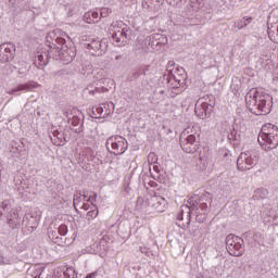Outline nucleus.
I'll list each match as a JSON object with an SVG mask.
<instances>
[{
	"mask_svg": "<svg viewBox=\"0 0 278 278\" xmlns=\"http://www.w3.org/2000/svg\"><path fill=\"white\" fill-rule=\"evenodd\" d=\"M226 249L232 257H240L244 253V241L236 235L226 237Z\"/></svg>",
	"mask_w": 278,
	"mask_h": 278,
	"instance_id": "5",
	"label": "nucleus"
},
{
	"mask_svg": "<svg viewBox=\"0 0 278 278\" xmlns=\"http://www.w3.org/2000/svg\"><path fill=\"white\" fill-rule=\"evenodd\" d=\"M9 3H11L12 5H16V3H18V0H9Z\"/></svg>",
	"mask_w": 278,
	"mask_h": 278,
	"instance_id": "39",
	"label": "nucleus"
},
{
	"mask_svg": "<svg viewBox=\"0 0 278 278\" xmlns=\"http://www.w3.org/2000/svg\"><path fill=\"white\" fill-rule=\"evenodd\" d=\"M106 149H110L113 155H123L127 149H129V143H127V139L123 137H111L106 140Z\"/></svg>",
	"mask_w": 278,
	"mask_h": 278,
	"instance_id": "6",
	"label": "nucleus"
},
{
	"mask_svg": "<svg viewBox=\"0 0 278 278\" xmlns=\"http://www.w3.org/2000/svg\"><path fill=\"white\" fill-rule=\"evenodd\" d=\"M267 34H268L270 40H274L273 36H275V34L273 33V30L270 28H268Z\"/></svg>",
	"mask_w": 278,
	"mask_h": 278,
	"instance_id": "37",
	"label": "nucleus"
},
{
	"mask_svg": "<svg viewBox=\"0 0 278 278\" xmlns=\"http://www.w3.org/2000/svg\"><path fill=\"white\" fill-rule=\"evenodd\" d=\"M156 45H160V41H157Z\"/></svg>",
	"mask_w": 278,
	"mask_h": 278,
	"instance_id": "46",
	"label": "nucleus"
},
{
	"mask_svg": "<svg viewBox=\"0 0 278 278\" xmlns=\"http://www.w3.org/2000/svg\"><path fill=\"white\" fill-rule=\"evenodd\" d=\"M191 199H197V203L199 205V203H202L205 201H212V193L204 191V193H202L201 195H194V197H191Z\"/></svg>",
	"mask_w": 278,
	"mask_h": 278,
	"instance_id": "18",
	"label": "nucleus"
},
{
	"mask_svg": "<svg viewBox=\"0 0 278 278\" xmlns=\"http://www.w3.org/2000/svg\"><path fill=\"white\" fill-rule=\"evenodd\" d=\"M110 34L117 47H125L131 40V28L123 22H113L110 26Z\"/></svg>",
	"mask_w": 278,
	"mask_h": 278,
	"instance_id": "2",
	"label": "nucleus"
},
{
	"mask_svg": "<svg viewBox=\"0 0 278 278\" xmlns=\"http://www.w3.org/2000/svg\"><path fill=\"white\" fill-rule=\"evenodd\" d=\"M60 34H62V30L60 28L51 30L46 37L47 42L51 43V41L58 40V35Z\"/></svg>",
	"mask_w": 278,
	"mask_h": 278,
	"instance_id": "21",
	"label": "nucleus"
},
{
	"mask_svg": "<svg viewBox=\"0 0 278 278\" xmlns=\"http://www.w3.org/2000/svg\"><path fill=\"white\" fill-rule=\"evenodd\" d=\"M160 94H164V90H160Z\"/></svg>",
	"mask_w": 278,
	"mask_h": 278,
	"instance_id": "44",
	"label": "nucleus"
},
{
	"mask_svg": "<svg viewBox=\"0 0 278 278\" xmlns=\"http://www.w3.org/2000/svg\"><path fill=\"white\" fill-rule=\"evenodd\" d=\"M81 201H87V203H91V205H94L97 203V193L91 192V194L88 193H76L74 195V207L76 205H79Z\"/></svg>",
	"mask_w": 278,
	"mask_h": 278,
	"instance_id": "12",
	"label": "nucleus"
},
{
	"mask_svg": "<svg viewBox=\"0 0 278 278\" xmlns=\"http://www.w3.org/2000/svg\"><path fill=\"white\" fill-rule=\"evenodd\" d=\"M106 77V74H105V70L103 68H100L98 70L96 73H94V78L98 80V81H101L102 79H105Z\"/></svg>",
	"mask_w": 278,
	"mask_h": 278,
	"instance_id": "24",
	"label": "nucleus"
},
{
	"mask_svg": "<svg viewBox=\"0 0 278 278\" xmlns=\"http://www.w3.org/2000/svg\"><path fill=\"white\" fill-rule=\"evenodd\" d=\"M258 142L264 151H273L278 147V136L275 135H258Z\"/></svg>",
	"mask_w": 278,
	"mask_h": 278,
	"instance_id": "8",
	"label": "nucleus"
},
{
	"mask_svg": "<svg viewBox=\"0 0 278 278\" xmlns=\"http://www.w3.org/2000/svg\"><path fill=\"white\" fill-rule=\"evenodd\" d=\"M55 42L58 45H61V47H64V45H66V39H64L62 37H56Z\"/></svg>",
	"mask_w": 278,
	"mask_h": 278,
	"instance_id": "33",
	"label": "nucleus"
},
{
	"mask_svg": "<svg viewBox=\"0 0 278 278\" xmlns=\"http://www.w3.org/2000/svg\"><path fill=\"white\" fill-rule=\"evenodd\" d=\"M149 205L155 212L162 213L166 207V199L162 195H149Z\"/></svg>",
	"mask_w": 278,
	"mask_h": 278,
	"instance_id": "10",
	"label": "nucleus"
},
{
	"mask_svg": "<svg viewBox=\"0 0 278 278\" xmlns=\"http://www.w3.org/2000/svg\"><path fill=\"white\" fill-rule=\"evenodd\" d=\"M258 136H263L266 138V136H275L277 139L278 136V127L274 124H265L262 129L261 132L258 134Z\"/></svg>",
	"mask_w": 278,
	"mask_h": 278,
	"instance_id": "13",
	"label": "nucleus"
},
{
	"mask_svg": "<svg viewBox=\"0 0 278 278\" xmlns=\"http://www.w3.org/2000/svg\"><path fill=\"white\" fill-rule=\"evenodd\" d=\"M245 103L251 112L257 115L270 114L273 110V97L268 93L257 91V89H251L245 96Z\"/></svg>",
	"mask_w": 278,
	"mask_h": 278,
	"instance_id": "1",
	"label": "nucleus"
},
{
	"mask_svg": "<svg viewBox=\"0 0 278 278\" xmlns=\"http://www.w3.org/2000/svg\"><path fill=\"white\" fill-rule=\"evenodd\" d=\"M58 231L60 236H66L68 233V226L62 224L59 226Z\"/></svg>",
	"mask_w": 278,
	"mask_h": 278,
	"instance_id": "28",
	"label": "nucleus"
},
{
	"mask_svg": "<svg viewBox=\"0 0 278 278\" xmlns=\"http://www.w3.org/2000/svg\"><path fill=\"white\" fill-rule=\"evenodd\" d=\"M83 144L85 149H89V151H94L97 149V138L93 136H86L83 138Z\"/></svg>",
	"mask_w": 278,
	"mask_h": 278,
	"instance_id": "15",
	"label": "nucleus"
},
{
	"mask_svg": "<svg viewBox=\"0 0 278 278\" xmlns=\"http://www.w3.org/2000/svg\"><path fill=\"white\" fill-rule=\"evenodd\" d=\"M270 220H273V217H269V218L267 219V223H270Z\"/></svg>",
	"mask_w": 278,
	"mask_h": 278,
	"instance_id": "43",
	"label": "nucleus"
},
{
	"mask_svg": "<svg viewBox=\"0 0 278 278\" xmlns=\"http://www.w3.org/2000/svg\"><path fill=\"white\" fill-rule=\"evenodd\" d=\"M63 278H77V276L75 275V271H72V269H67L66 271H64Z\"/></svg>",
	"mask_w": 278,
	"mask_h": 278,
	"instance_id": "31",
	"label": "nucleus"
},
{
	"mask_svg": "<svg viewBox=\"0 0 278 278\" xmlns=\"http://www.w3.org/2000/svg\"><path fill=\"white\" fill-rule=\"evenodd\" d=\"M146 3H160V0H144Z\"/></svg>",
	"mask_w": 278,
	"mask_h": 278,
	"instance_id": "38",
	"label": "nucleus"
},
{
	"mask_svg": "<svg viewBox=\"0 0 278 278\" xmlns=\"http://www.w3.org/2000/svg\"><path fill=\"white\" fill-rule=\"evenodd\" d=\"M110 14H112V9H110V8L100 9V16L102 18H108V16H110Z\"/></svg>",
	"mask_w": 278,
	"mask_h": 278,
	"instance_id": "26",
	"label": "nucleus"
},
{
	"mask_svg": "<svg viewBox=\"0 0 278 278\" xmlns=\"http://www.w3.org/2000/svg\"><path fill=\"white\" fill-rule=\"evenodd\" d=\"M147 207H150L149 195L146 199L142 197H139L137 199V208L138 210H147Z\"/></svg>",
	"mask_w": 278,
	"mask_h": 278,
	"instance_id": "19",
	"label": "nucleus"
},
{
	"mask_svg": "<svg viewBox=\"0 0 278 278\" xmlns=\"http://www.w3.org/2000/svg\"><path fill=\"white\" fill-rule=\"evenodd\" d=\"M0 207L3 210V212H8L10 210V200H4L3 202H0Z\"/></svg>",
	"mask_w": 278,
	"mask_h": 278,
	"instance_id": "30",
	"label": "nucleus"
},
{
	"mask_svg": "<svg viewBox=\"0 0 278 278\" xmlns=\"http://www.w3.org/2000/svg\"><path fill=\"white\" fill-rule=\"evenodd\" d=\"M65 116L68 119V122L72 123V125L76 126L79 124V118L71 116L68 113H66Z\"/></svg>",
	"mask_w": 278,
	"mask_h": 278,
	"instance_id": "29",
	"label": "nucleus"
},
{
	"mask_svg": "<svg viewBox=\"0 0 278 278\" xmlns=\"http://www.w3.org/2000/svg\"><path fill=\"white\" fill-rule=\"evenodd\" d=\"M152 160V161H151ZM148 161L149 162H157V157L155 156V153H150L149 155H148Z\"/></svg>",
	"mask_w": 278,
	"mask_h": 278,
	"instance_id": "34",
	"label": "nucleus"
},
{
	"mask_svg": "<svg viewBox=\"0 0 278 278\" xmlns=\"http://www.w3.org/2000/svg\"><path fill=\"white\" fill-rule=\"evenodd\" d=\"M90 94H92V91H89Z\"/></svg>",
	"mask_w": 278,
	"mask_h": 278,
	"instance_id": "47",
	"label": "nucleus"
},
{
	"mask_svg": "<svg viewBox=\"0 0 278 278\" xmlns=\"http://www.w3.org/2000/svg\"><path fill=\"white\" fill-rule=\"evenodd\" d=\"M97 216H99V208L97 206H93V208L91 207V210L87 212L88 220H93Z\"/></svg>",
	"mask_w": 278,
	"mask_h": 278,
	"instance_id": "23",
	"label": "nucleus"
},
{
	"mask_svg": "<svg viewBox=\"0 0 278 278\" xmlns=\"http://www.w3.org/2000/svg\"><path fill=\"white\" fill-rule=\"evenodd\" d=\"M198 205L202 210H207V202H200Z\"/></svg>",
	"mask_w": 278,
	"mask_h": 278,
	"instance_id": "36",
	"label": "nucleus"
},
{
	"mask_svg": "<svg viewBox=\"0 0 278 278\" xmlns=\"http://www.w3.org/2000/svg\"><path fill=\"white\" fill-rule=\"evenodd\" d=\"M253 17H243L242 20L236 22V26L238 27V29H244V27L251 25Z\"/></svg>",
	"mask_w": 278,
	"mask_h": 278,
	"instance_id": "20",
	"label": "nucleus"
},
{
	"mask_svg": "<svg viewBox=\"0 0 278 278\" xmlns=\"http://www.w3.org/2000/svg\"><path fill=\"white\" fill-rule=\"evenodd\" d=\"M35 64L38 68H45L49 64V56L45 54H38L35 58Z\"/></svg>",
	"mask_w": 278,
	"mask_h": 278,
	"instance_id": "17",
	"label": "nucleus"
},
{
	"mask_svg": "<svg viewBox=\"0 0 278 278\" xmlns=\"http://www.w3.org/2000/svg\"><path fill=\"white\" fill-rule=\"evenodd\" d=\"M91 49H93L94 51H99V49H101V42L99 41H93L90 43Z\"/></svg>",
	"mask_w": 278,
	"mask_h": 278,
	"instance_id": "32",
	"label": "nucleus"
},
{
	"mask_svg": "<svg viewBox=\"0 0 278 278\" xmlns=\"http://www.w3.org/2000/svg\"><path fill=\"white\" fill-rule=\"evenodd\" d=\"M140 252L143 253L144 255H149V248L147 247H141Z\"/></svg>",
	"mask_w": 278,
	"mask_h": 278,
	"instance_id": "35",
	"label": "nucleus"
},
{
	"mask_svg": "<svg viewBox=\"0 0 278 278\" xmlns=\"http://www.w3.org/2000/svg\"><path fill=\"white\" fill-rule=\"evenodd\" d=\"M16 51V46L12 42L1 43L0 45V55H2V62H10L14 60V53Z\"/></svg>",
	"mask_w": 278,
	"mask_h": 278,
	"instance_id": "9",
	"label": "nucleus"
},
{
	"mask_svg": "<svg viewBox=\"0 0 278 278\" xmlns=\"http://www.w3.org/2000/svg\"><path fill=\"white\" fill-rule=\"evenodd\" d=\"M23 223H25V219H23V214L18 213L17 211H12L8 216V225L11 227V229H18Z\"/></svg>",
	"mask_w": 278,
	"mask_h": 278,
	"instance_id": "11",
	"label": "nucleus"
},
{
	"mask_svg": "<svg viewBox=\"0 0 278 278\" xmlns=\"http://www.w3.org/2000/svg\"><path fill=\"white\" fill-rule=\"evenodd\" d=\"M198 101H200V108L202 109L204 116H210V111L213 106L210 105L207 102H203V99H200Z\"/></svg>",
	"mask_w": 278,
	"mask_h": 278,
	"instance_id": "22",
	"label": "nucleus"
},
{
	"mask_svg": "<svg viewBox=\"0 0 278 278\" xmlns=\"http://www.w3.org/2000/svg\"><path fill=\"white\" fill-rule=\"evenodd\" d=\"M181 149L185 153H197L199 151V143H197V137L189 135L184 138V134L180 136Z\"/></svg>",
	"mask_w": 278,
	"mask_h": 278,
	"instance_id": "7",
	"label": "nucleus"
},
{
	"mask_svg": "<svg viewBox=\"0 0 278 278\" xmlns=\"http://www.w3.org/2000/svg\"><path fill=\"white\" fill-rule=\"evenodd\" d=\"M105 114L108 115V114H112V111H105Z\"/></svg>",
	"mask_w": 278,
	"mask_h": 278,
	"instance_id": "42",
	"label": "nucleus"
},
{
	"mask_svg": "<svg viewBox=\"0 0 278 278\" xmlns=\"http://www.w3.org/2000/svg\"><path fill=\"white\" fill-rule=\"evenodd\" d=\"M199 207V202H197V198H190L188 200V204H182L180 206V211L176 217V225L181 229H186L188 225H190V218L192 212Z\"/></svg>",
	"mask_w": 278,
	"mask_h": 278,
	"instance_id": "3",
	"label": "nucleus"
},
{
	"mask_svg": "<svg viewBox=\"0 0 278 278\" xmlns=\"http://www.w3.org/2000/svg\"><path fill=\"white\" fill-rule=\"evenodd\" d=\"M200 103H201V101H198L195 103V110H194L195 116H198V118H205L204 113H203V111H202V109L200 106Z\"/></svg>",
	"mask_w": 278,
	"mask_h": 278,
	"instance_id": "25",
	"label": "nucleus"
},
{
	"mask_svg": "<svg viewBox=\"0 0 278 278\" xmlns=\"http://www.w3.org/2000/svg\"><path fill=\"white\" fill-rule=\"evenodd\" d=\"M108 108H110V104L98 105L94 108V112L101 116V114H103L104 110H108Z\"/></svg>",
	"mask_w": 278,
	"mask_h": 278,
	"instance_id": "27",
	"label": "nucleus"
},
{
	"mask_svg": "<svg viewBox=\"0 0 278 278\" xmlns=\"http://www.w3.org/2000/svg\"><path fill=\"white\" fill-rule=\"evenodd\" d=\"M83 207H84L85 210H88V204L84 203Z\"/></svg>",
	"mask_w": 278,
	"mask_h": 278,
	"instance_id": "41",
	"label": "nucleus"
},
{
	"mask_svg": "<svg viewBox=\"0 0 278 278\" xmlns=\"http://www.w3.org/2000/svg\"><path fill=\"white\" fill-rule=\"evenodd\" d=\"M99 12L97 11H88L83 16L85 23H88L89 25H92V23H99Z\"/></svg>",
	"mask_w": 278,
	"mask_h": 278,
	"instance_id": "14",
	"label": "nucleus"
},
{
	"mask_svg": "<svg viewBox=\"0 0 278 278\" xmlns=\"http://www.w3.org/2000/svg\"><path fill=\"white\" fill-rule=\"evenodd\" d=\"M58 49H59V48H56V49H55V51H56V53H59V54H60V50H58Z\"/></svg>",
	"mask_w": 278,
	"mask_h": 278,
	"instance_id": "45",
	"label": "nucleus"
},
{
	"mask_svg": "<svg viewBox=\"0 0 278 278\" xmlns=\"http://www.w3.org/2000/svg\"><path fill=\"white\" fill-rule=\"evenodd\" d=\"M260 161V152L257 150H248L241 152L237 159V168L238 170H251L254 166L257 165Z\"/></svg>",
	"mask_w": 278,
	"mask_h": 278,
	"instance_id": "4",
	"label": "nucleus"
},
{
	"mask_svg": "<svg viewBox=\"0 0 278 278\" xmlns=\"http://www.w3.org/2000/svg\"><path fill=\"white\" fill-rule=\"evenodd\" d=\"M51 236H52V238H56V239H58V232L52 231V232H51Z\"/></svg>",
	"mask_w": 278,
	"mask_h": 278,
	"instance_id": "40",
	"label": "nucleus"
},
{
	"mask_svg": "<svg viewBox=\"0 0 278 278\" xmlns=\"http://www.w3.org/2000/svg\"><path fill=\"white\" fill-rule=\"evenodd\" d=\"M33 88H36V85H29V84H24V85H18L17 87L11 89L9 91V94H14L16 92H29Z\"/></svg>",
	"mask_w": 278,
	"mask_h": 278,
	"instance_id": "16",
	"label": "nucleus"
}]
</instances>
